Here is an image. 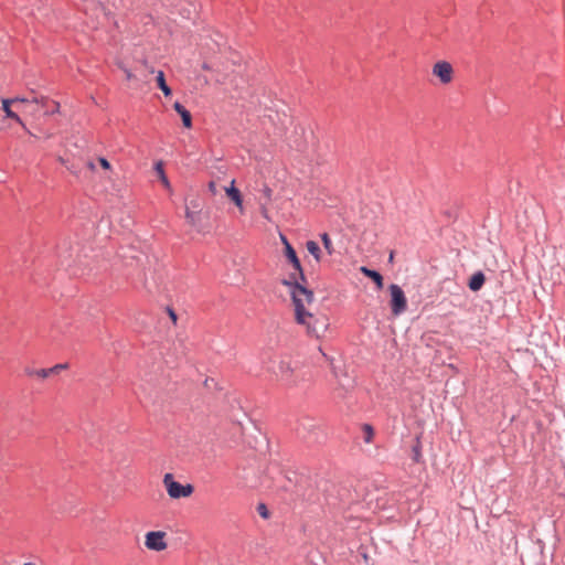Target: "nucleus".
Wrapping results in <instances>:
<instances>
[{
  "instance_id": "nucleus-1",
  "label": "nucleus",
  "mask_w": 565,
  "mask_h": 565,
  "mask_svg": "<svg viewBox=\"0 0 565 565\" xmlns=\"http://www.w3.org/2000/svg\"><path fill=\"white\" fill-rule=\"evenodd\" d=\"M282 284L289 288L296 323L305 327L308 337L322 338L329 328V319L323 315L317 316L308 310V306L313 302V292L296 278L282 280Z\"/></svg>"
},
{
  "instance_id": "nucleus-2",
  "label": "nucleus",
  "mask_w": 565,
  "mask_h": 565,
  "mask_svg": "<svg viewBox=\"0 0 565 565\" xmlns=\"http://www.w3.org/2000/svg\"><path fill=\"white\" fill-rule=\"evenodd\" d=\"M271 380L286 388H292L299 385V376L292 367L290 361L279 360L270 370Z\"/></svg>"
},
{
  "instance_id": "nucleus-3",
  "label": "nucleus",
  "mask_w": 565,
  "mask_h": 565,
  "mask_svg": "<svg viewBox=\"0 0 565 565\" xmlns=\"http://www.w3.org/2000/svg\"><path fill=\"white\" fill-rule=\"evenodd\" d=\"M162 482L171 499L189 498L194 492V487L191 483L182 484L175 481L170 472L163 476Z\"/></svg>"
},
{
  "instance_id": "nucleus-4",
  "label": "nucleus",
  "mask_w": 565,
  "mask_h": 565,
  "mask_svg": "<svg viewBox=\"0 0 565 565\" xmlns=\"http://www.w3.org/2000/svg\"><path fill=\"white\" fill-rule=\"evenodd\" d=\"M388 290L391 294V310L394 316H399L407 309V299L403 291V289L396 285L392 284L388 286Z\"/></svg>"
},
{
  "instance_id": "nucleus-5",
  "label": "nucleus",
  "mask_w": 565,
  "mask_h": 565,
  "mask_svg": "<svg viewBox=\"0 0 565 565\" xmlns=\"http://www.w3.org/2000/svg\"><path fill=\"white\" fill-rule=\"evenodd\" d=\"M166 536L167 533L163 531H150L146 534L145 545L150 551H164L168 546Z\"/></svg>"
},
{
  "instance_id": "nucleus-6",
  "label": "nucleus",
  "mask_w": 565,
  "mask_h": 565,
  "mask_svg": "<svg viewBox=\"0 0 565 565\" xmlns=\"http://www.w3.org/2000/svg\"><path fill=\"white\" fill-rule=\"evenodd\" d=\"M431 73L438 77L440 83L447 85L452 82L454 67L447 61H438L433 65Z\"/></svg>"
},
{
  "instance_id": "nucleus-7",
  "label": "nucleus",
  "mask_w": 565,
  "mask_h": 565,
  "mask_svg": "<svg viewBox=\"0 0 565 565\" xmlns=\"http://www.w3.org/2000/svg\"><path fill=\"white\" fill-rule=\"evenodd\" d=\"M285 256L289 260V263L292 265V268L295 273H292L288 280L296 278L299 282H306V277L303 275L302 266L300 264V260L297 256L296 250L291 246V244H287V247L285 249Z\"/></svg>"
},
{
  "instance_id": "nucleus-8",
  "label": "nucleus",
  "mask_w": 565,
  "mask_h": 565,
  "mask_svg": "<svg viewBox=\"0 0 565 565\" xmlns=\"http://www.w3.org/2000/svg\"><path fill=\"white\" fill-rule=\"evenodd\" d=\"M18 102L25 103L29 100L25 98H3L1 100L2 109H3L7 118H10V119L14 120L15 122H18L19 125H21L22 127H24V122L21 119V117L15 111H13L11 109V105L14 103H18Z\"/></svg>"
},
{
  "instance_id": "nucleus-9",
  "label": "nucleus",
  "mask_w": 565,
  "mask_h": 565,
  "mask_svg": "<svg viewBox=\"0 0 565 565\" xmlns=\"http://www.w3.org/2000/svg\"><path fill=\"white\" fill-rule=\"evenodd\" d=\"M31 102L40 105L44 109L45 115H54V114L60 113V107H61L60 103L56 100L50 99L49 97H45V96L33 97L31 99Z\"/></svg>"
},
{
  "instance_id": "nucleus-10",
  "label": "nucleus",
  "mask_w": 565,
  "mask_h": 565,
  "mask_svg": "<svg viewBox=\"0 0 565 565\" xmlns=\"http://www.w3.org/2000/svg\"><path fill=\"white\" fill-rule=\"evenodd\" d=\"M225 193L230 198V200L238 207L241 213H243V196L241 194V191L235 186V180H232L230 186L225 188Z\"/></svg>"
},
{
  "instance_id": "nucleus-11",
  "label": "nucleus",
  "mask_w": 565,
  "mask_h": 565,
  "mask_svg": "<svg viewBox=\"0 0 565 565\" xmlns=\"http://www.w3.org/2000/svg\"><path fill=\"white\" fill-rule=\"evenodd\" d=\"M174 110L181 116L182 124L185 128L192 127V115L191 113L179 102L173 104Z\"/></svg>"
},
{
  "instance_id": "nucleus-12",
  "label": "nucleus",
  "mask_w": 565,
  "mask_h": 565,
  "mask_svg": "<svg viewBox=\"0 0 565 565\" xmlns=\"http://www.w3.org/2000/svg\"><path fill=\"white\" fill-rule=\"evenodd\" d=\"M360 271L364 276L371 278L375 282L376 288L379 290H381L383 288V286H384V284H383V276L379 271L370 269L366 266L360 267Z\"/></svg>"
},
{
  "instance_id": "nucleus-13",
  "label": "nucleus",
  "mask_w": 565,
  "mask_h": 565,
  "mask_svg": "<svg viewBox=\"0 0 565 565\" xmlns=\"http://www.w3.org/2000/svg\"><path fill=\"white\" fill-rule=\"evenodd\" d=\"M484 280L483 273L478 271L471 276L468 286L472 291H478L483 286Z\"/></svg>"
},
{
  "instance_id": "nucleus-14",
  "label": "nucleus",
  "mask_w": 565,
  "mask_h": 565,
  "mask_svg": "<svg viewBox=\"0 0 565 565\" xmlns=\"http://www.w3.org/2000/svg\"><path fill=\"white\" fill-rule=\"evenodd\" d=\"M25 374L31 377L46 379L51 376L49 369H26Z\"/></svg>"
},
{
  "instance_id": "nucleus-15",
  "label": "nucleus",
  "mask_w": 565,
  "mask_h": 565,
  "mask_svg": "<svg viewBox=\"0 0 565 565\" xmlns=\"http://www.w3.org/2000/svg\"><path fill=\"white\" fill-rule=\"evenodd\" d=\"M157 84L164 96H170L172 94L171 88L166 83L164 73L162 71H159L157 74Z\"/></svg>"
},
{
  "instance_id": "nucleus-16",
  "label": "nucleus",
  "mask_w": 565,
  "mask_h": 565,
  "mask_svg": "<svg viewBox=\"0 0 565 565\" xmlns=\"http://www.w3.org/2000/svg\"><path fill=\"white\" fill-rule=\"evenodd\" d=\"M306 247L317 262L321 260V249L315 241H308Z\"/></svg>"
},
{
  "instance_id": "nucleus-17",
  "label": "nucleus",
  "mask_w": 565,
  "mask_h": 565,
  "mask_svg": "<svg viewBox=\"0 0 565 565\" xmlns=\"http://www.w3.org/2000/svg\"><path fill=\"white\" fill-rule=\"evenodd\" d=\"M154 170L157 171L161 182L163 183L164 186L169 188L170 186V182L166 175V172H164V168H163V163L161 161L157 162L154 164Z\"/></svg>"
},
{
  "instance_id": "nucleus-18",
  "label": "nucleus",
  "mask_w": 565,
  "mask_h": 565,
  "mask_svg": "<svg viewBox=\"0 0 565 565\" xmlns=\"http://www.w3.org/2000/svg\"><path fill=\"white\" fill-rule=\"evenodd\" d=\"M320 238L322 241L323 247L326 248L327 253L329 255H332L334 249H333V245H332V242H331V238H330L329 234L328 233H322L320 235Z\"/></svg>"
},
{
  "instance_id": "nucleus-19",
  "label": "nucleus",
  "mask_w": 565,
  "mask_h": 565,
  "mask_svg": "<svg viewBox=\"0 0 565 565\" xmlns=\"http://www.w3.org/2000/svg\"><path fill=\"white\" fill-rule=\"evenodd\" d=\"M362 429H363V433H364V441L366 444L372 443V440L374 438V429H373V427L370 424H364Z\"/></svg>"
},
{
  "instance_id": "nucleus-20",
  "label": "nucleus",
  "mask_w": 565,
  "mask_h": 565,
  "mask_svg": "<svg viewBox=\"0 0 565 565\" xmlns=\"http://www.w3.org/2000/svg\"><path fill=\"white\" fill-rule=\"evenodd\" d=\"M413 460L417 463L422 461V445L419 438H417L416 445L413 447Z\"/></svg>"
},
{
  "instance_id": "nucleus-21",
  "label": "nucleus",
  "mask_w": 565,
  "mask_h": 565,
  "mask_svg": "<svg viewBox=\"0 0 565 565\" xmlns=\"http://www.w3.org/2000/svg\"><path fill=\"white\" fill-rule=\"evenodd\" d=\"M67 367H68L67 364H55L54 366L49 367V371H50V374L53 375V374H58L60 371L66 370Z\"/></svg>"
},
{
  "instance_id": "nucleus-22",
  "label": "nucleus",
  "mask_w": 565,
  "mask_h": 565,
  "mask_svg": "<svg viewBox=\"0 0 565 565\" xmlns=\"http://www.w3.org/2000/svg\"><path fill=\"white\" fill-rule=\"evenodd\" d=\"M262 193L268 203L273 200V190L268 185H264Z\"/></svg>"
},
{
  "instance_id": "nucleus-23",
  "label": "nucleus",
  "mask_w": 565,
  "mask_h": 565,
  "mask_svg": "<svg viewBox=\"0 0 565 565\" xmlns=\"http://www.w3.org/2000/svg\"><path fill=\"white\" fill-rule=\"evenodd\" d=\"M257 511L259 513V515L264 519H267L269 516V513H268V510L266 508L265 504L260 503L258 507H257Z\"/></svg>"
},
{
  "instance_id": "nucleus-24",
  "label": "nucleus",
  "mask_w": 565,
  "mask_h": 565,
  "mask_svg": "<svg viewBox=\"0 0 565 565\" xmlns=\"http://www.w3.org/2000/svg\"><path fill=\"white\" fill-rule=\"evenodd\" d=\"M185 218L191 225L195 224V213L190 211L189 209L185 210Z\"/></svg>"
},
{
  "instance_id": "nucleus-25",
  "label": "nucleus",
  "mask_w": 565,
  "mask_h": 565,
  "mask_svg": "<svg viewBox=\"0 0 565 565\" xmlns=\"http://www.w3.org/2000/svg\"><path fill=\"white\" fill-rule=\"evenodd\" d=\"M98 162L103 169L111 170V164L106 158H104V157L98 158Z\"/></svg>"
},
{
  "instance_id": "nucleus-26",
  "label": "nucleus",
  "mask_w": 565,
  "mask_h": 565,
  "mask_svg": "<svg viewBox=\"0 0 565 565\" xmlns=\"http://www.w3.org/2000/svg\"><path fill=\"white\" fill-rule=\"evenodd\" d=\"M260 214L266 220V221H270V215H269V211H268V207H267V204H262L260 205Z\"/></svg>"
},
{
  "instance_id": "nucleus-27",
  "label": "nucleus",
  "mask_w": 565,
  "mask_h": 565,
  "mask_svg": "<svg viewBox=\"0 0 565 565\" xmlns=\"http://www.w3.org/2000/svg\"><path fill=\"white\" fill-rule=\"evenodd\" d=\"M121 70L124 71L127 81H131L134 78V74L130 70L126 67H121Z\"/></svg>"
},
{
  "instance_id": "nucleus-28",
  "label": "nucleus",
  "mask_w": 565,
  "mask_h": 565,
  "mask_svg": "<svg viewBox=\"0 0 565 565\" xmlns=\"http://www.w3.org/2000/svg\"><path fill=\"white\" fill-rule=\"evenodd\" d=\"M169 316H170V318H171L172 322H173L174 324H177L178 316H177V313H175L172 309H169Z\"/></svg>"
},
{
  "instance_id": "nucleus-29",
  "label": "nucleus",
  "mask_w": 565,
  "mask_h": 565,
  "mask_svg": "<svg viewBox=\"0 0 565 565\" xmlns=\"http://www.w3.org/2000/svg\"><path fill=\"white\" fill-rule=\"evenodd\" d=\"M209 190L212 192V194H216V191H217V190H216V184H215V182H214V181H211V182L209 183Z\"/></svg>"
},
{
  "instance_id": "nucleus-30",
  "label": "nucleus",
  "mask_w": 565,
  "mask_h": 565,
  "mask_svg": "<svg viewBox=\"0 0 565 565\" xmlns=\"http://www.w3.org/2000/svg\"><path fill=\"white\" fill-rule=\"evenodd\" d=\"M280 239L282 244L285 245V248L287 247V244H290L285 235H280Z\"/></svg>"
},
{
  "instance_id": "nucleus-31",
  "label": "nucleus",
  "mask_w": 565,
  "mask_h": 565,
  "mask_svg": "<svg viewBox=\"0 0 565 565\" xmlns=\"http://www.w3.org/2000/svg\"><path fill=\"white\" fill-rule=\"evenodd\" d=\"M87 167H88V169H89V170H92V171H94V170H95V164H94V162H92V161H89V162L87 163Z\"/></svg>"
},
{
  "instance_id": "nucleus-32",
  "label": "nucleus",
  "mask_w": 565,
  "mask_h": 565,
  "mask_svg": "<svg viewBox=\"0 0 565 565\" xmlns=\"http://www.w3.org/2000/svg\"><path fill=\"white\" fill-rule=\"evenodd\" d=\"M23 565H35V564L30 562V563H25Z\"/></svg>"
}]
</instances>
